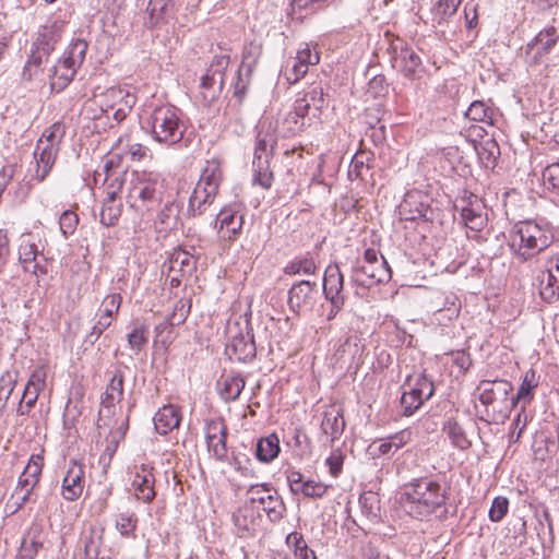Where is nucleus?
<instances>
[{"instance_id": "f257e3e1", "label": "nucleus", "mask_w": 559, "mask_h": 559, "mask_svg": "<svg viewBox=\"0 0 559 559\" xmlns=\"http://www.w3.org/2000/svg\"><path fill=\"white\" fill-rule=\"evenodd\" d=\"M445 490L429 478H418L405 485L401 493V504L412 518L423 520L445 504Z\"/></svg>"}, {"instance_id": "f03ea898", "label": "nucleus", "mask_w": 559, "mask_h": 559, "mask_svg": "<svg viewBox=\"0 0 559 559\" xmlns=\"http://www.w3.org/2000/svg\"><path fill=\"white\" fill-rule=\"evenodd\" d=\"M127 203L142 217L156 210L163 199V183L153 171H132L128 181Z\"/></svg>"}, {"instance_id": "7ed1b4c3", "label": "nucleus", "mask_w": 559, "mask_h": 559, "mask_svg": "<svg viewBox=\"0 0 559 559\" xmlns=\"http://www.w3.org/2000/svg\"><path fill=\"white\" fill-rule=\"evenodd\" d=\"M223 181V170L219 160H206L199 181L189 199L188 213L201 215L211 205Z\"/></svg>"}, {"instance_id": "20e7f679", "label": "nucleus", "mask_w": 559, "mask_h": 559, "mask_svg": "<svg viewBox=\"0 0 559 559\" xmlns=\"http://www.w3.org/2000/svg\"><path fill=\"white\" fill-rule=\"evenodd\" d=\"M552 236L534 222H522L515 226L511 246L522 262H526L547 249Z\"/></svg>"}, {"instance_id": "39448f33", "label": "nucleus", "mask_w": 559, "mask_h": 559, "mask_svg": "<svg viewBox=\"0 0 559 559\" xmlns=\"http://www.w3.org/2000/svg\"><path fill=\"white\" fill-rule=\"evenodd\" d=\"M512 390V384L507 380H481L475 390V395L484 406L481 418L493 420L496 413L510 412L514 408L515 401L509 399Z\"/></svg>"}, {"instance_id": "423d86ee", "label": "nucleus", "mask_w": 559, "mask_h": 559, "mask_svg": "<svg viewBox=\"0 0 559 559\" xmlns=\"http://www.w3.org/2000/svg\"><path fill=\"white\" fill-rule=\"evenodd\" d=\"M177 107L166 104L155 107L150 116L153 139L165 145L180 142L185 133V124Z\"/></svg>"}, {"instance_id": "0eeeda50", "label": "nucleus", "mask_w": 559, "mask_h": 559, "mask_svg": "<svg viewBox=\"0 0 559 559\" xmlns=\"http://www.w3.org/2000/svg\"><path fill=\"white\" fill-rule=\"evenodd\" d=\"M87 47L85 40L76 39L66 50L62 59L48 68L51 91L59 93L69 85L85 60Z\"/></svg>"}, {"instance_id": "6e6552de", "label": "nucleus", "mask_w": 559, "mask_h": 559, "mask_svg": "<svg viewBox=\"0 0 559 559\" xmlns=\"http://www.w3.org/2000/svg\"><path fill=\"white\" fill-rule=\"evenodd\" d=\"M43 466L44 456L41 454H33L29 457L8 501V507L12 509V512L19 511L32 500L34 489L41 476Z\"/></svg>"}, {"instance_id": "1a4fd4ad", "label": "nucleus", "mask_w": 559, "mask_h": 559, "mask_svg": "<svg viewBox=\"0 0 559 559\" xmlns=\"http://www.w3.org/2000/svg\"><path fill=\"white\" fill-rule=\"evenodd\" d=\"M136 103V96L122 86H111L100 94L96 99L88 100L85 104V109H92L93 106L98 105L100 114H107L114 110L112 117L116 122H121L126 119Z\"/></svg>"}, {"instance_id": "9d476101", "label": "nucleus", "mask_w": 559, "mask_h": 559, "mask_svg": "<svg viewBox=\"0 0 559 559\" xmlns=\"http://www.w3.org/2000/svg\"><path fill=\"white\" fill-rule=\"evenodd\" d=\"M355 281L362 286L384 283L391 278V269L386 260L374 249H367L364 254V263L354 269Z\"/></svg>"}, {"instance_id": "9b49d317", "label": "nucleus", "mask_w": 559, "mask_h": 559, "mask_svg": "<svg viewBox=\"0 0 559 559\" xmlns=\"http://www.w3.org/2000/svg\"><path fill=\"white\" fill-rule=\"evenodd\" d=\"M247 495L252 507L265 512L271 522H278L283 518L286 508L275 489L266 484H255L249 487Z\"/></svg>"}, {"instance_id": "f8f14e48", "label": "nucleus", "mask_w": 559, "mask_h": 559, "mask_svg": "<svg viewBox=\"0 0 559 559\" xmlns=\"http://www.w3.org/2000/svg\"><path fill=\"white\" fill-rule=\"evenodd\" d=\"M229 57H216L201 78V95L205 105H211L222 92Z\"/></svg>"}, {"instance_id": "ddd939ff", "label": "nucleus", "mask_w": 559, "mask_h": 559, "mask_svg": "<svg viewBox=\"0 0 559 559\" xmlns=\"http://www.w3.org/2000/svg\"><path fill=\"white\" fill-rule=\"evenodd\" d=\"M408 390H405L401 397L403 415L412 416L424 403L429 400L433 393V382L425 374L416 378L415 383H407Z\"/></svg>"}, {"instance_id": "4468645a", "label": "nucleus", "mask_w": 559, "mask_h": 559, "mask_svg": "<svg viewBox=\"0 0 559 559\" xmlns=\"http://www.w3.org/2000/svg\"><path fill=\"white\" fill-rule=\"evenodd\" d=\"M317 297V283L299 281L289 288L287 304L294 313L307 314L313 310Z\"/></svg>"}, {"instance_id": "2eb2a0df", "label": "nucleus", "mask_w": 559, "mask_h": 559, "mask_svg": "<svg viewBox=\"0 0 559 559\" xmlns=\"http://www.w3.org/2000/svg\"><path fill=\"white\" fill-rule=\"evenodd\" d=\"M399 214L402 221L432 219L428 197L418 190L406 192L399 206Z\"/></svg>"}, {"instance_id": "dca6fc26", "label": "nucleus", "mask_w": 559, "mask_h": 559, "mask_svg": "<svg viewBox=\"0 0 559 559\" xmlns=\"http://www.w3.org/2000/svg\"><path fill=\"white\" fill-rule=\"evenodd\" d=\"M320 61V55L316 47L309 44L300 45L296 57L292 60V66L286 70V78L290 83H297L304 78L310 66H316Z\"/></svg>"}, {"instance_id": "f3484780", "label": "nucleus", "mask_w": 559, "mask_h": 559, "mask_svg": "<svg viewBox=\"0 0 559 559\" xmlns=\"http://www.w3.org/2000/svg\"><path fill=\"white\" fill-rule=\"evenodd\" d=\"M286 479L293 493H302L308 498H322L328 491V485L312 479H304V475L295 469L288 468Z\"/></svg>"}, {"instance_id": "a211bd4d", "label": "nucleus", "mask_w": 559, "mask_h": 559, "mask_svg": "<svg viewBox=\"0 0 559 559\" xmlns=\"http://www.w3.org/2000/svg\"><path fill=\"white\" fill-rule=\"evenodd\" d=\"M85 486L84 466L76 461H71L62 480V497L68 501H74L81 497Z\"/></svg>"}, {"instance_id": "6ab92c4d", "label": "nucleus", "mask_w": 559, "mask_h": 559, "mask_svg": "<svg viewBox=\"0 0 559 559\" xmlns=\"http://www.w3.org/2000/svg\"><path fill=\"white\" fill-rule=\"evenodd\" d=\"M558 39V27L551 25L542 29L526 46V53H533L531 63L537 64L543 56L550 52Z\"/></svg>"}, {"instance_id": "aec40b11", "label": "nucleus", "mask_w": 559, "mask_h": 559, "mask_svg": "<svg viewBox=\"0 0 559 559\" xmlns=\"http://www.w3.org/2000/svg\"><path fill=\"white\" fill-rule=\"evenodd\" d=\"M246 332L239 331V333L231 335L230 343L227 346V352L230 355V358H235L238 361H249L255 357V344L253 340V335L249 329L248 323H246Z\"/></svg>"}, {"instance_id": "412c9836", "label": "nucleus", "mask_w": 559, "mask_h": 559, "mask_svg": "<svg viewBox=\"0 0 559 559\" xmlns=\"http://www.w3.org/2000/svg\"><path fill=\"white\" fill-rule=\"evenodd\" d=\"M135 475L132 480L135 497L145 503H150L156 496L154 490L155 477L153 467L142 464L135 467Z\"/></svg>"}, {"instance_id": "4be33fe9", "label": "nucleus", "mask_w": 559, "mask_h": 559, "mask_svg": "<svg viewBox=\"0 0 559 559\" xmlns=\"http://www.w3.org/2000/svg\"><path fill=\"white\" fill-rule=\"evenodd\" d=\"M461 207V217L466 227L472 230L480 231L487 224V214L485 206L477 197H472L464 201Z\"/></svg>"}, {"instance_id": "5701e85b", "label": "nucleus", "mask_w": 559, "mask_h": 559, "mask_svg": "<svg viewBox=\"0 0 559 559\" xmlns=\"http://www.w3.org/2000/svg\"><path fill=\"white\" fill-rule=\"evenodd\" d=\"M59 153V147L37 142L34 152V159L36 163L35 177L38 181H44L51 171L56 158Z\"/></svg>"}, {"instance_id": "b1692460", "label": "nucleus", "mask_w": 559, "mask_h": 559, "mask_svg": "<svg viewBox=\"0 0 559 559\" xmlns=\"http://www.w3.org/2000/svg\"><path fill=\"white\" fill-rule=\"evenodd\" d=\"M38 255L39 250L34 237L31 234L22 235L19 245V260L26 272L37 273L39 266Z\"/></svg>"}, {"instance_id": "393cba45", "label": "nucleus", "mask_w": 559, "mask_h": 559, "mask_svg": "<svg viewBox=\"0 0 559 559\" xmlns=\"http://www.w3.org/2000/svg\"><path fill=\"white\" fill-rule=\"evenodd\" d=\"M307 104L295 100L293 110H290L281 122V128L286 136H293L302 132L309 123L307 122Z\"/></svg>"}, {"instance_id": "a878e982", "label": "nucleus", "mask_w": 559, "mask_h": 559, "mask_svg": "<svg viewBox=\"0 0 559 559\" xmlns=\"http://www.w3.org/2000/svg\"><path fill=\"white\" fill-rule=\"evenodd\" d=\"M154 426L159 435H167L175 428H178L181 421V415L179 409L169 404L160 407L154 418Z\"/></svg>"}, {"instance_id": "bb28decb", "label": "nucleus", "mask_w": 559, "mask_h": 559, "mask_svg": "<svg viewBox=\"0 0 559 559\" xmlns=\"http://www.w3.org/2000/svg\"><path fill=\"white\" fill-rule=\"evenodd\" d=\"M344 277L337 264H330L324 272L323 294L325 299L344 298Z\"/></svg>"}, {"instance_id": "cd10ccee", "label": "nucleus", "mask_w": 559, "mask_h": 559, "mask_svg": "<svg viewBox=\"0 0 559 559\" xmlns=\"http://www.w3.org/2000/svg\"><path fill=\"white\" fill-rule=\"evenodd\" d=\"M43 530L39 525H33L24 536L20 550L19 559H35L39 549L43 547Z\"/></svg>"}, {"instance_id": "c85d7f7f", "label": "nucleus", "mask_w": 559, "mask_h": 559, "mask_svg": "<svg viewBox=\"0 0 559 559\" xmlns=\"http://www.w3.org/2000/svg\"><path fill=\"white\" fill-rule=\"evenodd\" d=\"M61 24L53 22L50 25L44 26L38 34L34 49L45 51L47 56L50 57V53L53 50L55 45L61 39Z\"/></svg>"}, {"instance_id": "c756f323", "label": "nucleus", "mask_w": 559, "mask_h": 559, "mask_svg": "<svg viewBox=\"0 0 559 559\" xmlns=\"http://www.w3.org/2000/svg\"><path fill=\"white\" fill-rule=\"evenodd\" d=\"M298 103L307 104L305 111L314 118H319L323 108L326 107L324 92L321 86H312L302 97L296 99Z\"/></svg>"}, {"instance_id": "7c9ffc66", "label": "nucleus", "mask_w": 559, "mask_h": 559, "mask_svg": "<svg viewBox=\"0 0 559 559\" xmlns=\"http://www.w3.org/2000/svg\"><path fill=\"white\" fill-rule=\"evenodd\" d=\"M218 385L219 394L224 401H236L240 396L246 385V381L240 374L230 373L223 376Z\"/></svg>"}, {"instance_id": "2f4dec72", "label": "nucleus", "mask_w": 559, "mask_h": 559, "mask_svg": "<svg viewBox=\"0 0 559 559\" xmlns=\"http://www.w3.org/2000/svg\"><path fill=\"white\" fill-rule=\"evenodd\" d=\"M49 63V56L45 51L33 49L32 53L24 66L22 76L24 80L32 81L40 79Z\"/></svg>"}, {"instance_id": "473e14b6", "label": "nucleus", "mask_w": 559, "mask_h": 559, "mask_svg": "<svg viewBox=\"0 0 559 559\" xmlns=\"http://www.w3.org/2000/svg\"><path fill=\"white\" fill-rule=\"evenodd\" d=\"M537 287L543 300L552 302L559 295V276L554 275L548 270L542 271L537 275Z\"/></svg>"}, {"instance_id": "72a5a7b5", "label": "nucleus", "mask_w": 559, "mask_h": 559, "mask_svg": "<svg viewBox=\"0 0 559 559\" xmlns=\"http://www.w3.org/2000/svg\"><path fill=\"white\" fill-rule=\"evenodd\" d=\"M286 275H313L318 271V265L310 253L295 257L284 266Z\"/></svg>"}, {"instance_id": "f704fd0d", "label": "nucleus", "mask_w": 559, "mask_h": 559, "mask_svg": "<svg viewBox=\"0 0 559 559\" xmlns=\"http://www.w3.org/2000/svg\"><path fill=\"white\" fill-rule=\"evenodd\" d=\"M478 158L486 168H493L500 156V147L495 139L486 138L475 145Z\"/></svg>"}, {"instance_id": "c9c22d12", "label": "nucleus", "mask_w": 559, "mask_h": 559, "mask_svg": "<svg viewBox=\"0 0 559 559\" xmlns=\"http://www.w3.org/2000/svg\"><path fill=\"white\" fill-rule=\"evenodd\" d=\"M345 428V420L341 411H328L324 413L321 429L325 436L330 437L331 442L340 438Z\"/></svg>"}, {"instance_id": "e433bc0d", "label": "nucleus", "mask_w": 559, "mask_h": 559, "mask_svg": "<svg viewBox=\"0 0 559 559\" xmlns=\"http://www.w3.org/2000/svg\"><path fill=\"white\" fill-rule=\"evenodd\" d=\"M280 439L275 433L261 438L257 443V459L263 463H270L277 457L280 453Z\"/></svg>"}, {"instance_id": "4c0bfd02", "label": "nucleus", "mask_w": 559, "mask_h": 559, "mask_svg": "<svg viewBox=\"0 0 559 559\" xmlns=\"http://www.w3.org/2000/svg\"><path fill=\"white\" fill-rule=\"evenodd\" d=\"M399 58L403 74L409 79L415 78L421 66L419 56L412 48L404 47L401 49Z\"/></svg>"}, {"instance_id": "58836bf2", "label": "nucleus", "mask_w": 559, "mask_h": 559, "mask_svg": "<svg viewBox=\"0 0 559 559\" xmlns=\"http://www.w3.org/2000/svg\"><path fill=\"white\" fill-rule=\"evenodd\" d=\"M373 160L370 153H356L350 162L348 176L350 179L364 180L370 169V163Z\"/></svg>"}, {"instance_id": "ea45409f", "label": "nucleus", "mask_w": 559, "mask_h": 559, "mask_svg": "<svg viewBox=\"0 0 559 559\" xmlns=\"http://www.w3.org/2000/svg\"><path fill=\"white\" fill-rule=\"evenodd\" d=\"M359 353L358 338L356 336H348L336 349L335 357L343 365H350Z\"/></svg>"}, {"instance_id": "a19ab883", "label": "nucleus", "mask_w": 559, "mask_h": 559, "mask_svg": "<svg viewBox=\"0 0 559 559\" xmlns=\"http://www.w3.org/2000/svg\"><path fill=\"white\" fill-rule=\"evenodd\" d=\"M170 270L179 271L182 276L191 275L195 270V260L188 252L178 251L170 259Z\"/></svg>"}, {"instance_id": "79ce46f5", "label": "nucleus", "mask_w": 559, "mask_h": 559, "mask_svg": "<svg viewBox=\"0 0 559 559\" xmlns=\"http://www.w3.org/2000/svg\"><path fill=\"white\" fill-rule=\"evenodd\" d=\"M217 218L219 222V228L222 230L226 229V231L229 234V237L231 235H236L241 229L243 224L242 215H239L236 212H230L228 210L221 211Z\"/></svg>"}, {"instance_id": "37998d69", "label": "nucleus", "mask_w": 559, "mask_h": 559, "mask_svg": "<svg viewBox=\"0 0 559 559\" xmlns=\"http://www.w3.org/2000/svg\"><path fill=\"white\" fill-rule=\"evenodd\" d=\"M148 326L144 323H136L128 334V344L130 348L139 354L147 344Z\"/></svg>"}, {"instance_id": "c03bdc74", "label": "nucleus", "mask_w": 559, "mask_h": 559, "mask_svg": "<svg viewBox=\"0 0 559 559\" xmlns=\"http://www.w3.org/2000/svg\"><path fill=\"white\" fill-rule=\"evenodd\" d=\"M138 518L133 512L120 513L116 518V528L122 537L135 538Z\"/></svg>"}, {"instance_id": "a18cd8bd", "label": "nucleus", "mask_w": 559, "mask_h": 559, "mask_svg": "<svg viewBox=\"0 0 559 559\" xmlns=\"http://www.w3.org/2000/svg\"><path fill=\"white\" fill-rule=\"evenodd\" d=\"M121 201H104L100 211V223L107 227L114 226L121 215Z\"/></svg>"}, {"instance_id": "49530a36", "label": "nucleus", "mask_w": 559, "mask_h": 559, "mask_svg": "<svg viewBox=\"0 0 559 559\" xmlns=\"http://www.w3.org/2000/svg\"><path fill=\"white\" fill-rule=\"evenodd\" d=\"M123 397V376L120 371H117L104 393L103 400L106 403H119Z\"/></svg>"}, {"instance_id": "de8ad7c7", "label": "nucleus", "mask_w": 559, "mask_h": 559, "mask_svg": "<svg viewBox=\"0 0 559 559\" xmlns=\"http://www.w3.org/2000/svg\"><path fill=\"white\" fill-rule=\"evenodd\" d=\"M465 116L473 121L487 122L489 124L492 122L491 108L480 100L473 102L466 110Z\"/></svg>"}, {"instance_id": "09e8293b", "label": "nucleus", "mask_w": 559, "mask_h": 559, "mask_svg": "<svg viewBox=\"0 0 559 559\" xmlns=\"http://www.w3.org/2000/svg\"><path fill=\"white\" fill-rule=\"evenodd\" d=\"M66 134V127L62 122H55L49 128H47L40 139L37 142L41 144H48L55 147H59L60 143Z\"/></svg>"}, {"instance_id": "8fccbe9b", "label": "nucleus", "mask_w": 559, "mask_h": 559, "mask_svg": "<svg viewBox=\"0 0 559 559\" xmlns=\"http://www.w3.org/2000/svg\"><path fill=\"white\" fill-rule=\"evenodd\" d=\"M460 5V0H440L433 8V20L441 24L445 22L450 16L456 13Z\"/></svg>"}, {"instance_id": "3c124183", "label": "nucleus", "mask_w": 559, "mask_h": 559, "mask_svg": "<svg viewBox=\"0 0 559 559\" xmlns=\"http://www.w3.org/2000/svg\"><path fill=\"white\" fill-rule=\"evenodd\" d=\"M444 430L456 448L464 450L471 445V442L467 439L463 428L456 421L449 420L444 427Z\"/></svg>"}, {"instance_id": "603ef678", "label": "nucleus", "mask_w": 559, "mask_h": 559, "mask_svg": "<svg viewBox=\"0 0 559 559\" xmlns=\"http://www.w3.org/2000/svg\"><path fill=\"white\" fill-rule=\"evenodd\" d=\"M191 309V302L187 299H179L175 302L171 313L168 316L167 320L176 326L182 324Z\"/></svg>"}, {"instance_id": "864d4df0", "label": "nucleus", "mask_w": 559, "mask_h": 559, "mask_svg": "<svg viewBox=\"0 0 559 559\" xmlns=\"http://www.w3.org/2000/svg\"><path fill=\"white\" fill-rule=\"evenodd\" d=\"M536 386L534 383V372H532L531 378L528 373H526L522 384L520 385L516 395L512 396L510 400L515 401V405L519 402H523L524 404L528 403L533 399V389ZM525 405H523V408Z\"/></svg>"}, {"instance_id": "5fc2aeb1", "label": "nucleus", "mask_w": 559, "mask_h": 559, "mask_svg": "<svg viewBox=\"0 0 559 559\" xmlns=\"http://www.w3.org/2000/svg\"><path fill=\"white\" fill-rule=\"evenodd\" d=\"M175 0H150L147 11L150 14V24L156 25L168 10V7L174 3Z\"/></svg>"}, {"instance_id": "6e6d98bb", "label": "nucleus", "mask_w": 559, "mask_h": 559, "mask_svg": "<svg viewBox=\"0 0 559 559\" xmlns=\"http://www.w3.org/2000/svg\"><path fill=\"white\" fill-rule=\"evenodd\" d=\"M226 440H227V435L211 438V439L206 440V445H207L209 452H211L212 455L217 461H225L227 459L228 450H227Z\"/></svg>"}, {"instance_id": "4d7b16f0", "label": "nucleus", "mask_w": 559, "mask_h": 559, "mask_svg": "<svg viewBox=\"0 0 559 559\" xmlns=\"http://www.w3.org/2000/svg\"><path fill=\"white\" fill-rule=\"evenodd\" d=\"M121 301L122 298L120 294L107 295L102 301L99 313L112 319L114 316L118 313L121 306Z\"/></svg>"}, {"instance_id": "13d9d810", "label": "nucleus", "mask_w": 559, "mask_h": 559, "mask_svg": "<svg viewBox=\"0 0 559 559\" xmlns=\"http://www.w3.org/2000/svg\"><path fill=\"white\" fill-rule=\"evenodd\" d=\"M253 183L261 186L263 189H270L273 182V174L270 170V164L253 165Z\"/></svg>"}, {"instance_id": "bf43d9fd", "label": "nucleus", "mask_w": 559, "mask_h": 559, "mask_svg": "<svg viewBox=\"0 0 559 559\" xmlns=\"http://www.w3.org/2000/svg\"><path fill=\"white\" fill-rule=\"evenodd\" d=\"M78 224L79 217L73 211L67 210L60 215L59 226L66 238L75 231Z\"/></svg>"}, {"instance_id": "052dcab7", "label": "nucleus", "mask_w": 559, "mask_h": 559, "mask_svg": "<svg viewBox=\"0 0 559 559\" xmlns=\"http://www.w3.org/2000/svg\"><path fill=\"white\" fill-rule=\"evenodd\" d=\"M261 56V46L254 43H250L245 47L242 52L241 67L247 68L250 72Z\"/></svg>"}, {"instance_id": "680f3d73", "label": "nucleus", "mask_w": 559, "mask_h": 559, "mask_svg": "<svg viewBox=\"0 0 559 559\" xmlns=\"http://www.w3.org/2000/svg\"><path fill=\"white\" fill-rule=\"evenodd\" d=\"M40 391L41 390H37V388H29V386L25 385V389H24V392L22 395V400H21V404L17 409V412L21 415L27 414L29 412V409L35 405Z\"/></svg>"}, {"instance_id": "e2e57ef3", "label": "nucleus", "mask_w": 559, "mask_h": 559, "mask_svg": "<svg viewBox=\"0 0 559 559\" xmlns=\"http://www.w3.org/2000/svg\"><path fill=\"white\" fill-rule=\"evenodd\" d=\"M542 178L547 188L559 190V163L548 165L543 170Z\"/></svg>"}, {"instance_id": "0e129e2a", "label": "nucleus", "mask_w": 559, "mask_h": 559, "mask_svg": "<svg viewBox=\"0 0 559 559\" xmlns=\"http://www.w3.org/2000/svg\"><path fill=\"white\" fill-rule=\"evenodd\" d=\"M176 221L175 207L173 204H165V206L158 212L156 223L160 225L159 231H165L171 228V225Z\"/></svg>"}, {"instance_id": "69168bd1", "label": "nucleus", "mask_w": 559, "mask_h": 559, "mask_svg": "<svg viewBox=\"0 0 559 559\" xmlns=\"http://www.w3.org/2000/svg\"><path fill=\"white\" fill-rule=\"evenodd\" d=\"M509 501L504 497H496L489 510V518L493 522H499L508 512Z\"/></svg>"}, {"instance_id": "338daca9", "label": "nucleus", "mask_w": 559, "mask_h": 559, "mask_svg": "<svg viewBox=\"0 0 559 559\" xmlns=\"http://www.w3.org/2000/svg\"><path fill=\"white\" fill-rule=\"evenodd\" d=\"M329 472L333 477H337L342 473L344 463V454L341 449H334L325 461Z\"/></svg>"}, {"instance_id": "774afa93", "label": "nucleus", "mask_w": 559, "mask_h": 559, "mask_svg": "<svg viewBox=\"0 0 559 559\" xmlns=\"http://www.w3.org/2000/svg\"><path fill=\"white\" fill-rule=\"evenodd\" d=\"M227 426L222 418L211 419L205 426V440L227 435Z\"/></svg>"}]
</instances>
